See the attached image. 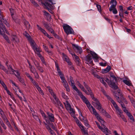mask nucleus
Returning a JSON list of instances; mask_svg holds the SVG:
<instances>
[{"mask_svg": "<svg viewBox=\"0 0 135 135\" xmlns=\"http://www.w3.org/2000/svg\"><path fill=\"white\" fill-rule=\"evenodd\" d=\"M110 80L108 78H106L105 81L108 83L109 86L113 89L116 90L118 88L117 84V79L113 75H110Z\"/></svg>", "mask_w": 135, "mask_h": 135, "instance_id": "f257e3e1", "label": "nucleus"}, {"mask_svg": "<svg viewBox=\"0 0 135 135\" xmlns=\"http://www.w3.org/2000/svg\"><path fill=\"white\" fill-rule=\"evenodd\" d=\"M111 6L109 8L110 11H112L113 13L114 14L117 13L118 12L116 8V6L117 3L116 0H111L110 2Z\"/></svg>", "mask_w": 135, "mask_h": 135, "instance_id": "f03ea898", "label": "nucleus"}, {"mask_svg": "<svg viewBox=\"0 0 135 135\" xmlns=\"http://www.w3.org/2000/svg\"><path fill=\"white\" fill-rule=\"evenodd\" d=\"M65 32L67 35L69 34H73L74 32L72 28L68 25L65 24L63 26Z\"/></svg>", "mask_w": 135, "mask_h": 135, "instance_id": "7ed1b4c3", "label": "nucleus"}, {"mask_svg": "<svg viewBox=\"0 0 135 135\" xmlns=\"http://www.w3.org/2000/svg\"><path fill=\"white\" fill-rule=\"evenodd\" d=\"M79 95L80 98L82 99L83 102H84L86 104L87 107L89 109H90V108H93V107L91 105L90 103L87 98L83 95L82 93L81 92L78 94Z\"/></svg>", "mask_w": 135, "mask_h": 135, "instance_id": "20e7f679", "label": "nucleus"}, {"mask_svg": "<svg viewBox=\"0 0 135 135\" xmlns=\"http://www.w3.org/2000/svg\"><path fill=\"white\" fill-rule=\"evenodd\" d=\"M84 60L86 63L88 64H90L92 66L94 65L92 60V57L89 54H88L85 56Z\"/></svg>", "mask_w": 135, "mask_h": 135, "instance_id": "39448f33", "label": "nucleus"}, {"mask_svg": "<svg viewBox=\"0 0 135 135\" xmlns=\"http://www.w3.org/2000/svg\"><path fill=\"white\" fill-rule=\"evenodd\" d=\"M60 77L62 81V83L63 84L64 86L66 89L67 91H69L70 88L66 80L65 79L64 75L60 76Z\"/></svg>", "mask_w": 135, "mask_h": 135, "instance_id": "423d86ee", "label": "nucleus"}, {"mask_svg": "<svg viewBox=\"0 0 135 135\" xmlns=\"http://www.w3.org/2000/svg\"><path fill=\"white\" fill-rule=\"evenodd\" d=\"M71 44L72 45L73 49L76 52L79 54L81 53L82 52V50L80 47L78 46V45L73 43H71Z\"/></svg>", "mask_w": 135, "mask_h": 135, "instance_id": "0eeeda50", "label": "nucleus"}, {"mask_svg": "<svg viewBox=\"0 0 135 135\" xmlns=\"http://www.w3.org/2000/svg\"><path fill=\"white\" fill-rule=\"evenodd\" d=\"M46 114L47 119H48L51 122H54L55 120L54 115L49 112H47Z\"/></svg>", "mask_w": 135, "mask_h": 135, "instance_id": "6e6552de", "label": "nucleus"}, {"mask_svg": "<svg viewBox=\"0 0 135 135\" xmlns=\"http://www.w3.org/2000/svg\"><path fill=\"white\" fill-rule=\"evenodd\" d=\"M43 23L46 29L50 32L51 33H53L54 30L51 28V26L50 23L47 22H44Z\"/></svg>", "mask_w": 135, "mask_h": 135, "instance_id": "1a4fd4ad", "label": "nucleus"}, {"mask_svg": "<svg viewBox=\"0 0 135 135\" xmlns=\"http://www.w3.org/2000/svg\"><path fill=\"white\" fill-rule=\"evenodd\" d=\"M70 81L71 83V86H72L73 88L76 91L77 93L79 94L81 92L76 87L75 85L74 84V81L73 79V77L70 76Z\"/></svg>", "mask_w": 135, "mask_h": 135, "instance_id": "9d476101", "label": "nucleus"}, {"mask_svg": "<svg viewBox=\"0 0 135 135\" xmlns=\"http://www.w3.org/2000/svg\"><path fill=\"white\" fill-rule=\"evenodd\" d=\"M95 102H92V104L95 107H97V109L99 111L100 110V109L102 108V105L100 104L99 101L97 99V100H94Z\"/></svg>", "mask_w": 135, "mask_h": 135, "instance_id": "9b49d317", "label": "nucleus"}, {"mask_svg": "<svg viewBox=\"0 0 135 135\" xmlns=\"http://www.w3.org/2000/svg\"><path fill=\"white\" fill-rule=\"evenodd\" d=\"M42 4H44L45 6L47 8L48 11L50 13H53V12L52 10L49 8H52V5L51 4L47 2H46L45 3H42Z\"/></svg>", "mask_w": 135, "mask_h": 135, "instance_id": "f8f14e48", "label": "nucleus"}, {"mask_svg": "<svg viewBox=\"0 0 135 135\" xmlns=\"http://www.w3.org/2000/svg\"><path fill=\"white\" fill-rule=\"evenodd\" d=\"M11 37L12 38L11 40L12 41L17 43L19 42L18 39L16 35H12L11 36Z\"/></svg>", "mask_w": 135, "mask_h": 135, "instance_id": "ddd939ff", "label": "nucleus"}, {"mask_svg": "<svg viewBox=\"0 0 135 135\" xmlns=\"http://www.w3.org/2000/svg\"><path fill=\"white\" fill-rule=\"evenodd\" d=\"M0 21L1 22V23L0 24V28H1L2 29V30H3V31H2V33L1 34V33L0 32V34L1 35H2L3 34V32H4V31H6V28L5 26L3 25V23L2 22V21L1 20H0Z\"/></svg>", "mask_w": 135, "mask_h": 135, "instance_id": "4468645a", "label": "nucleus"}, {"mask_svg": "<svg viewBox=\"0 0 135 135\" xmlns=\"http://www.w3.org/2000/svg\"><path fill=\"white\" fill-rule=\"evenodd\" d=\"M29 42L33 49L37 46L33 40H32Z\"/></svg>", "mask_w": 135, "mask_h": 135, "instance_id": "2eb2a0df", "label": "nucleus"}, {"mask_svg": "<svg viewBox=\"0 0 135 135\" xmlns=\"http://www.w3.org/2000/svg\"><path fill=\"white\" fill-rule=\"evenodd\" d=\"M103 127L105 129L103 128L102 127H101V128L100 129L105 134L106 133H110V131L108 130V129L105 126H103Z\"/></svg>", "mask_w": 135, "mask_h": 135, "instance_id": "dca6fc26", "label": "nucleus"}, {"mask_svg": "<svg viewBox=\"0 0 135 135\" xmlns=\"http://www.w3.org/2000/svg\"><path fill=\"white\" fill-rule=\"evenodd\" d=\"M4 32L3 33L2 35H1L3 36L4 39L6 40V41L9 44H11V41L9 40V38L8 36L6 34H4Z\"/></svg>", "mask_w": 135, "mask_h": 135, "instance_id": "f3484780", "label": "nucleus"}, {"mask_svg": "<svg viewBox=\"0 0 135 135\" xmlns=\"http://www.w3.org/2000/svg\"><path fill=\"white\" fill-rule=\"evenodd\" d=\"M93 111V114L95 116L96 118L98 119V117L100 116L99 114L97 112L95 109L94 108H92Z\"/></svg>", "mask_w": 135, "mask_h": 135, "instance_id": "a211bd4d", "label": "nucleus"}, {"mask_svg": "<svg viewBox=\"0 0 135 135\" xmlns=\"http://www.w3.org/2000/svg\"><path fill=\"white\" fill-rule=\"evenodd\" d=\"M80 128L81 129V131H83L84 134H85V135H88L87 130H85V129H86V128H84V126H81L80 127Z\"/></svg>", "mask_w": 135, "mask_h": 135, "instance_id": "6ab92c4d", "label": "nucleus"}, {"mask_svg": "<svg viewBox=\"0 0 135 135\" xmlns=\"http://www.w3.org/2000/svg\"><path fill=\"white\" fill-rule=\"evenodd\" d=\"M37 27L38 29V30H40V31L41 32L43 33L45 35L46 33H47L46 31L45 30H44L42 28H41L38 25H37Z\"/></svg>", "mask_w": 135, "mask_h": 135, "instance_id": "aec40b11", "label": "nucleus"}, {"mask_svg": "<svg viewBox=\"0 0 135 135\" xmlns=\"http://www.w3.org/2000/svg\"><path fill=\"white\" fill-rule=\"evenodd\" d=\"M111 69V67L108 65L106 69L102 70L103 72L104 73H106L109 71Z\"/></svg>", "mask_w": 135, "mask_h": 135, "instance_id": "412c9836", "label": "nucleus"}, {"mask_svg": "<svg viewBox=\"0 0 135 135\" xmlns=\"http://www.w3.org/2000/svg\"><path fill=\"white\" fill-rule=\"evenodd\" d=\"M83 84L84 85L85 87V88L89 92H91V89L90 87L85 82H83Z\"/></svg>", "mask_w": 135, "mask_h": 135, "instance_id": "4be33fe9", "label": "nucleus"}, {"mask_svg": "<svg viewBox=\"0 0 135 135\" xmlns=\"http://www.w3.org/2000/svg\"><path fill=\"white\" fill-rule=\"evenodd\" d=\"M40 112L42 116L45 119L46 122H47V117L44 112L41 110H40Z\"/></svg>", "mask_w": 135, "mask_h": 135, "instance_id": "5701e85b", "label": "nucleus"}, {"mask_svg": "<svg viewBox=\"0 0 135 135\" xmlns=\"http://www.w3.org/2000/svg\"><path fill=\"white\" fill-rule=\"evenodd\" d=\"M24 24L26 27L28 29L30 28L31 27L30 25L28 22L26 20L24 21Z\"/></svg>", "mask_w": 135, "mask_h": 135, "instance_id": "b1692460", "label": "nucleus"}, {"mask_svg": "<svg viewBox=\"0 0 135 135\" xmlns=\"http://www.w3.org/2000/svg\"><path fill=\"white\" fill-rule=\"evenodd\" d=\"M24 35L25 36L28 38L29 41L32 40L30 35L26 31L25 32Z\"/></svg>", "mask_w": 135, "mask_h": 135, "instance_id": "393cba45", "label": "nucleus"}, {"mask_svg": "<svg viewBox=\"0 0 135 135\" xmlns=\"http://www.w3.org/2000/svg\"><path fill=\"white\" fill-rule=\"evenodd\" d=\"M82 121H83L84 122L85 124V126L88 127H89L90 125L89 124L88 121L85 118H84V119L82 120Z\"/></svg>", "mask_w": 135, "mask_h": 135, "instance_id": "a878e982", "label": "nucleus"}, {"mask_svg": "<svg viewBox=\"0 0 135 135\" xmlns=\"http://www.w3.org/2000/svg\"><path fill=\"white\" fill-rule=\"evenodd\" d=\"M51 33L53 34V35L55 38L60 41H62V38L61 37L59 36L56 33H55L54 31L53 33Z\"/></svg>", "mask_w": 135, "mask_h": 135, "instance_id": "bb28decb", "label": "nucleus"}, {"mask_svg": "<svg viewBox=\"0 0 135 135\" xmlns=\"http://www.w3.org/2000/svg\"><path fill=\"white\" fill-rule=\"evenodd\" d=\"M98 119L99 120V122L102 124V125H103V126H105L104 124V123L105 122V121L103 119L102 117L100 116H99Z\"/></svg>", "mask_w": 135, "mask_h": 135, "instance_id": "cd10ccee", "label": "nucleus"}, {"mask_svg": "<svg viewBox=\"0 0 135 135\" xmlns=\"http://www.w3.org/2000/svg\"><path fill=\"white\" fill-rule=\"evenodd\" d=\"M29 68L30 69L31 71L33 73L37 71L35 68L33 67L32 65L31 66L29 67Z\"/></svg>", "mask_w": 135, "mask_h": 135, "instance_id": "c85d7f7f", "label": "nucleus"}, {"mask_svg": "<svg viewBox=\"0 0 135 135\" xmlns=\"http://www.w3.org/2000/svg\"><path fill=\"white\" fill-rule=\"evenodd\" d=\"M91 55L92 56V59L96 58L98 57L97 55L95 52L93 51H91L90 52Z\"/></svg>", "mask_w": 135, "mask_h": 135, "instance_id": "c756f323", "label": "nucleus"}, {"mask_svg": "<svg viewBox=\"0 0 135 135\" xmlns=\"http://www.w3.org/2000/svg\"><path fill=\"white\" fill-rule=\"evenodd\" d=\"M123 82L127 85L130 86L132 85L131 83H130L129 81L126 80H123Z\"/></svg>", "mask_w": 135, "mask_h": 135, "instance_id": "7c9ffc66", "label": "nucleus"}, {"mask_svg": "<svg viewBox=\"0 0 135 135\" xmlns=\"http://www.w3.org/2000/svg\"><path fill=\"white\" fill-rule=\"evenodd\" d=\"M127 115L129 117L130 120H132L133 122H134L135 121V120L133 117L130 113H128V114H127Z\"/></svg>", "mask_w": 135, "mask_h": 135, "instance_id": "2f4dec72", "label": "nucleus"}, {"mask_svg": "<svg viewBox=\"0 0 135 135\" xmlns=\"http://www.w3.org/2000/svg\"><path fill=\"white\" fill-rule=\"evenodd\" d=\"M89 93H90L89 95H90L91 97L93 99V100H97V98H95L94 96V95L93 94L92 91H91V92H89Z\"/></svg>", "mask_w": 135, "mask_h": 135, "instance_id": "473e14b6", "label": "nucleus"}, {"mask_svg": "<svg viewBox=\"0 0 135 135\" xmlns=\"http://www.w3.org/2000/svg\"><path fill=\"white\" fill-rule=\"evenodd\" d=\"M33 84V85L35 86L36 87L38 86V84L33 79L31 80Z\"/></svg>", "mask_w": 135, "mask_h": 135, "instance_id": "72a5a7b5", "label": "nucleus"}, {"mask_svg": "<svg viewBox=\"0 0 135 135\" xmlns=\"http://www.w3.org/2000/svg\"><path fill=\"white\" fill-rule=\"evenodd\" d=\"M33 117V118L34 119H35L36 120L38 121H39L40 124H41V121H40V119L39 118L38 116L36 114L35 115H34Z\"/></svg>", "mask_w": 135, "mask_h": 135, "instance_id": "f704fd0d", "label": "nucleus"}, {"mask_svg": "<svg viewBox=\"0 0 135 135\" xmlns=\"http://www.w3.org/2000/svg\"><path fill=\"white\" fill-rule=\"evenodd\" d=\"M33 62L34 65L36 66V68H37L40 65L39 62L37 60H34L33 61Z\"/></svg>", "mask_w": 135, "mask_h": 135, "instance_id": "c9c22d12", "label": "nucleus"}, {"mask_svg": "<svg viewBox=\"0 0 135 135\" xmlns=\"http://www.w3.org/2000/svg\"><path fill=\"white\" fill-rule=\"evenodd\" d=\"M119 117L121 118H122L123 119V120L124 122H127V121L126 120V118L123 115L121 114L119 115Z\"/></svg>", "mask_w": 135, "mask_h": 135, "instance_id": "e433bc0d", "label": "nucleus"}, {"mask_svg": "<svg viewBox=\"0 0 135 135\" xmlns=\"http://www.w3.org/2000/svg\"><path fill=\"white\" fill-rule=\"evenodd\" d=\"M19 81L23 84L25 86H26V84L25 83L24 80L22 78H21V76L19 78H17Z\"/></svg>", "mask_w": 135, "mask_h": 135, "instance_id": "4c0bfd02", "label": "nucleus"}, {"mask_svg": "<svg viewBox=\"0 0 135 135\" xmlns=\"http://www.w3.org/2000/svg\"><path fill=\"white\" fill-rule=\"evenodd\" d=\"M9 10L11 13V15L12 18H13V15H14V10L12 8H10Z\"/></svg>", "mask_w": 135, "mask_h": 135, "instance_id": "58836bf2", "label": "nucleus"}, {"mask_svg": "<svg viewBox=\"0 0 135 135\" xmlns=\"http://www.w3.org/2000/svg\"><path fill=\"white\" fill-rule=\"evenodd\" d=\"M31 2L35 6L38 7V5L35 1V0H30Z\"/></svg>", "mask_w": 135, "mask_h": 135, "instance_id": "ea45409f", "label": "nucleus"}, {"mask_svg": "<svg viewBox=\"0 0 135 135\" xmlns=\"http://www.w3.org/2000/svg\"><path fill=\"white\" fill-rule=\"evenodd\" d=\"M33 50H34L35 52H37L38 53L40 52L41 51L40 48L38 46H37L36 48L33 49Z\"/></svg>", "mask_w": 135, "mask_h": 135, "instance_id": "a19ab883", "label": "nucleus"}, {"mask_svg": "<svg viewBox=\"0 0 135 135\" xmlns=\"http://www.w3.org/2000/svg\"><path fill=\"white\" fill-rule=\"evenodd\" d=\"M0 124L2 127L5 129H6L7 128V127L5 124L4 123L2 120L0 121Z\"/></svg>", "mask_w": 135, "mask_h": 135, "instance_id": "79ce46f5", "label": "nucleus"}, {"mask_svg": "<svg viewBox=\"0 0 135 135\" xmlns=\"http://www.w3.org/2000/svg\"><path fill=\"white\" fill-rule=\"evenodd\" d=\"M8 67L9 69L10 68L11 69L12 72V73H10V74H15L14 72L15 71V70L13 69L12 65H9L8 66Z\"/></svg>", "mask_w": 135, "mask_h": 135, "instance_id": "37998d69", "label": "nucleus"}, {"mask_svg": "<svg viewBox=\"0 0 135 135\" xmlns=\"http://www.w3.org/2000/svg\"><path fill=\"white\" fill-rule=\"evenodd\" d=\"M37 69L40 71L41 73H43L44 72V70L43 69L42 67H41L40 65L37 68Z\"/></svg>", "mask_w": 135, "mask_h": 135, "instance_id": "c03bdc74", "label": "nucleus"}, {"mask_svg": "<svg viewBox=\"0 0 135 135\" xmlns=\"http://www.w3.org/2000/svg\"><path fill=\"white\" fill-rule=\"evenodd\" d=\"M116 109L118 111L117 113L119 115L122 114L121 113H122L123 112L120 109H119V107H118Z\"/></svg>", "mask_w": 135, "mask_h": 135, "instance_id": "a18cd8bd", "label": "nucleus"}, {"mask_svg": "<svg viewBox=\"0 0 135 135\" xmlns=\"http://www.w3.org/2000/svg\"><path fill=\"white\" fill-rule=\"evenodd\" d=\"M111 103L113 105V106H114L115 109L117 108L118 107V106L117 105L116 103L114 101V100L113 101H112V102Z\"/></svg>", "mask_w": 135, "mask_h": 135, "instance_id": "49530a36", "label": "nucleus"}, {"mask_svg": "<svg viewBox=\"0 0 135 135\" xmlns=\"http://www.w3.org/2000/svg\"><path fill=\"white\" fill-rule=\"evenodd\" d=\"M13 20L17 23L19 24L20 23V20L18 18L15 19L13 17V18H12Z\"/></svg>", "mask_w": 135, "mask_h": 135, "instance_id": "de8ad7c7", "label": "nucleus"}, {"mask_svg": "<svg viewBox=\"0 0 135 135\" xmlns=\"http://www.w3.org/2000/svg\"><path fill=\"white\" fill-rule=\"evenodd\" d=\"M57 70L60 77L64 75L62 73L59 68H57Z\"/></svg>", "mask_w": 135, "mask_h": 135, "instance_id": "09e8293b", "label": "nucleus"}, {"mask_svg": "<svg viewBox=\"0 0 135 135\" xmlns=\"http://www.w3.org/2000/svg\"><path fill=\"white\" fill-rule=\"evenodd\" d=\"M33 74L35 76V77L36 79H38L39 78V76L37 71L35 72Z\"/></svg>", "mask_w": 135, "mask_h": 135, "instance_id": "8fccbe9b", "label": "nucleus"}, {"mask_svg": "<svg viewBox=\"0 0 135 135\" xmlns=\"http://www.w3.org/2000/svg\"><path fill=\"white\" fill-rule=\"evenodd\" d=\"M76 122L77 125L80 127L81 126H83L81 125V124L80 122L77 119V120H76Z\"/></svg>", "mask_w": 135, "mask_h": 135, "instance_id": "3c124183", "label": "nucleus"}, {"mask_svg": "<svg viewBox=\"0 0 135 135\" xmlns=\"http://www.w3.org/2000/svg\"><path fill=\"white\" fill-rule=\"evenodd\" d=\"M107 98V99L110 101L111 102L113 100L109 95H107V94L105 95Z\"/></svg>", "mask_w": 135, "mask_h": 135, "instance_id": "603ef678", "label": "nucleus"}, {"mask_svg": "<svg viewBox=\"0 0 135 135\" xmlns=\"http://www.w3.org/2000/svg\"><path fill=\"white\" fill-rule=\"evenodd\" d=\"M64 59L65 60L68 62V65H71V63L69 61V58L68 57H67V58H65V59Z\"/></svg>", "mask_w": 135, "mask_h": 135, "instance_id": "864d4df0", "label": "nucleus"}, {"mask_svg": "<svg viewBox=\"0 0 135 135\" xmlns=\"http://www.w3.org/2000/svg\"><path fill=\"white\" fill-rule=\"evenodd\" d=\"M0 83L1 84L4 89H7V87L6 85L5 84L4 82L2 81H1Z\"/></svg>", "mask_w": 135, "mask_h": 135, "instance_id": "5fc2aeb1", "label": "nucleus"}, {"mask_svg": "<svg viewBox=\"0 0 135 135\" xmlns=\"http://www.w3.org/2000/svg\"><path fill=\"white\" fill-rule=\"evenodd\" d=\"M61 94L63 98L65 99H68V97L65 94V93L64 92H62Z\"/></svg>", "mask_w": 135, "mask_h": 135, "instance_id": "6e6d98bb", "label": "nucleus"}, {"mask_svg": "<svg viewBox=\"0 0 135 135\" xmlns=\"http://www.w3.org/2000/svg\"><path fill=\"white\" fill-rule=\"evenodd\" d=\"M79 117L80 118V120L82 121V120L83 119H84V118H85L84 117H83V116L82 115V114L81 112H80L79 113Z\"/></svg>", "mask_w": 135, "mask_h": 135, "instance_id": "4d7b16f0", "label": "nucleus"}, {"mask_svg": "<svg viewBox=\"0 0 135 135\" xmlns=\"http://www.w3.org/2000/svg\"><path fill=\"white\" fill-rule=\"evenodd\" d=\"M69 111V112L71 113H73L74 114L75 113V111L74 110V109L72 108H71V107L70 108V109H69L68 110Z\"/></svg>", "mask_w": 135, "mask_h": 135, "instance_id": "13d9d810", "label": "nucleus"}, {"mask_svg": "<svg viewBox=\"0 0 135 135\" xmlns=\"http://www.w3.org/2000/svg\"><path fill=\"white\" fill-rule=\"evenodd\" d=\"M95 4L96 5V7L97 8L98 10L100 12L101 11V6L100 5L98 4Z\"/></svg>", "mask_w": 135, "mask_h": 135, "instance_id": "bf43d9fd", "label": "nucleus"}, {"mask_svg": "<svg viewBox=\"0 0 135 135\" xmlns=\"http://www.w3.org/2000/svg\"><path fill=\"white\" fill-rule=\"evenodd\" d=\"M26 75L27 76L28 78L30 79V80H31L33 78L28 73H25Z\"/></svg>", "mask_w": 135, "mask_h": 135, "instance_id": "052dcab7", "label": "nucleus"}, {"mask_svg": "<svg viewBox=\"0 0 135 135\" xmlns=\"http://www.w3.org/2000/svg\"><path fill=\"white\" fill-rule=\"evenodd\" d=\"M16 73L17 74V75H16V74H15V75L16 76L17 78H19L20 77V74L18 72V71L17 70H15V71Z\"/></svg>", "mask_w": 135, "mask_h": 135, "instance_id": "680f3d73", "label": "nucleus"}, {"mask_svg": "<svg viewBox=\"0 0 135 135\" xmlns=\"http://www.w3.org/2000/svg\"><path fill=\"white\" fill-rule=\"evenodd\" d=\"M43 12L44 13L45 15L48 17H51L50 15L48 12L45 11H43Z\"/></svg>", "mask_w": 135, "mask_h": 135, "instance_id": "e2e57ef3", "label": "nucleus"}, {"mask_svg": "<svg viewBox=\"0 0 135 135\" xmlns=\"http://www.w3.org/2000/svg\"><path fill=\"white\" fill-rule=\"evenodd\" d=\"M104 115L107 118H111L110 115L107 112H106Z\"/></svg>", "mask_w": 135, "mask_h": 135, "instance_id": "0e129e2a", "label": "nucleus"}, {"mask_svg": "<svg viewBox=\"0 0 135 135\" xmlns=\"http://www.w3.org/2000/svg\"><path fill=\"white\" fill-rule=\"evenodd\" d=\"M3 120L5 122H8V120L7 119V118H6V116L5 115L4 116H3L2 117Z\"/></svg>", "mask_w": 135, "mask_h": 135, "instance_id": "69168bd1", "label": "nucleus"}, {"mask_svg": "<svg viewBox=\"0 0 135 135\" xmlns=\"http://www.w3.org/2000/svg\"><path fill=\"white\" fill-rule=\"evenodd\" d=\"M66 108L67 110L70 109L71 107L70 105L68 103H67L66 105H65Z\"/></svg>", "mask_w": 135, "mask_h": 135, "instance_id": "338daca9", "label": "nucleus"}, {"mask_svg": "<svg viewBox=\"0 0 135 135\" xmlns=\"http://www.w3.org/2000/svg\"><path fill=\"white\" fill-rule=\"evenodd\" d=\"M123 110L124 112H125L126 114L127 115V114H128V113L130 112H129L128 110H127L126 107H124L123 108Z\"/></svg>", "mask_w": 135, "mask_h": 135, "instance_id": "774afa93", "label": "nucleus"}]
</instances>
